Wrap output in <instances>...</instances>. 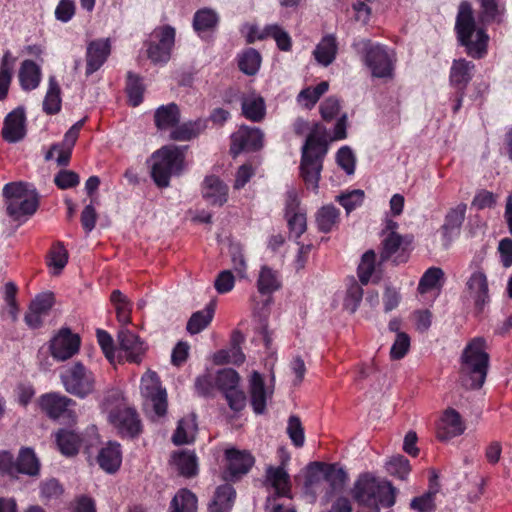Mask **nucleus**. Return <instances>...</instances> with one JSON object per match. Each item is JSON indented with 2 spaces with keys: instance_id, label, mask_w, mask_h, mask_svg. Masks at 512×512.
Returning <instances> with one entry per match:
<instances>
[{
  "instance_id": "nucleus-64",
  "label": "nucleus",
  "mask_w": 512,
  "mask_h": 512,
  "mask_svg": "<svg viewBox=\"0 0 512 512\" xmlns=\"http://www.w3.org/2000/svg\"><path fill=\"white\" fill-rule=\"evenodd\" d=\"M56 186L60 189H68L79 184L80 179L77 173L71 170H61L54 178Z\"/></svg>"
},
{
  "instance_id": "nucleus-19",
  "label": "nucleus",
  "mask_w": 512,
  "mask_h": 512,
  "mask_svg": "<svg viewBox=\"0 0 512 512\" xmlns=\"http://www.w3.org/2000/svg\"><path fill=\"white\" fill-rule=\"evenodd\" d=\"M39 405L49 418L58 419L68 412L70 406L75 405V401L60 393L51 392L40 397Z\"/></svg>"
},
{
  "instance_id": "nucleus-22",
  "label": "nucleus",
  "mask_w": 512,
  "mask_h": 512,
  "mask_svg": "<svg viewBox=\"0 0 512 512\" xmlns=\"http://www.w3.org/2000/svg\"><path fill=\"white\" fill-rule=\"evenodd\" d=\"M202 195L211 205L221 206L227 201L228 188L216 176H207L202 185Z\"/></svg>"
},
{
  "instance_id": "nucleus-62",
  "label": "nucleus",
  "mask_w": 512,
  "mask_h": 512,
  "mask_svg": "<svg viewBox=\"0 0 512 512\" xmlns=\"http://www.w3.org/2000/svg\"><path fill=\"white\" fill-rule=\"evenodd\" d=\"M362 297V287L358 283L353 282L347 290V294L344 299V307L351 313L355 312L359 306L360 301L362 300Z\"/></svg>"
},
{
  "instance_id": "nucleus-27",
  "label": "nucleus",
  "mask_w": 512,
  "mask_h": 512,
  "mask_svg": "<svg viewBox=\"0 0 512 512\" xmlns=\"http://www.w3.org/2000/svg\"><path fill=\"white\" fill-rule=\"evenodd\" d=\"M401 245L402 237L399 234H397L396 232L388 233V235L385 236L382 241V260L393 258V261L396 264L405 262L407 256L405 254V250L401 247Z\"/></svg>"
},
{
  "instance_id": "nucleus-58",
  "label": "nucleus",
  "mask_w": 512,
  "mask_h": 512,
  "mask_svg": "<svg viewBox=\"0 0 512 512\" xmlns=\"http://www.w3.org/2000/svg\"><path fill=\"white\" fill-rule=\"evenodd\" d=\"M410 348V337L404 332H398L396 339L390 349V358L392 360L402 359Z\"/></svg>"
},
{
  "instance_id": "nucleus-37",
  "label": "nucleus",
  "mask_w": 512,
  "mask_h": 512,
  "mask_svg": "<svg viewBox=\"0 0 512 512\" xmlns=\"http://www.w3.org/2000/svg\"><path fill=\"white\" fill-rule=\"evenodd\" d=\"M281 286L279 274L272 268L264 265L261 267L257 280L258 291L263 294H271Z\"/></svg>"
},
{
  "instance_id": "nucleus-25",
  "label": "nucleus",
  "mask_w": 512,
  "mask_h": 512,
  "mask_svg": "<svg viewBox=\"0 0 512 512\" xmlns=\"http://www.w3.org/2000/svg\"><path fill=\"white\" fill-rule=\"evenodd\" d=\"M235 497L236 493L231 485H220L208 503L207 512H231Z\"/></svg>"
},
{
  "instance_id": "nucleus-15",
  "label": "nucleus",
  "mask_w": 512,
  "mask_h": 512,
  "mask_svg": "<svg viewBox=\"0 0 512 512\" xmlns=\"http://www.w3.org/2000/svg\"><path fill=\"white\" fill-rule=\"evenodd\" d=\"M119 351L129 362L139 363L146 351L145 343L132 331L122 328L118 332Z\"/></svg>"
},
{
  "instance_id": "nucleus-8",
  "label": "nucleus",
  "mask_w": 512,
  "mask_h": 512,
  "mask_svg": "<svg viewBox=\"0 0 512 512\" xmlns=\"http://www.w3.org/2000/svg\"><path fill=\"white\" fill-rule=\"evenodd\" d=\"M175 42V29L169 25L155 29L148 44V58L155 64L167 63Z\"/></svg>"
},
{
  "instance_id": "nucleus-44",
  "label": "nucleus",
  "mask_w": 512,
  "mask_h": 512,
  "mask_svg": "<svg viewBox=\"0 0 512 512\" xmlns=\"http://www.w3.org/2000/svg\"><path fill=\"white\" fill-rule=\"evenodd\" d=\"M205 122L201 119L196 121L185 122L176 126L172 131L170 137L176 141H189L198 136L201 131L205 129Z\"/></svg>"
},
{
  "instance_id": "nucleus-23",
  "label": "nucleus",
  "mask_w": 512,
  "mask_h": 512,
  "mask_svg": "<svg viewBox=\"0 0 512 512\" xmlns=\"http://www.w3.org/2000/svg\"><path fill=\"white\" fill-rule=\"evenodd\" d=\"M99 466L107 473L113 474L121 466L122 451L120 444L116 442H108L102 447L97 456Z\"/></svg>"
},
{
  "instance_id": "nucleus-18",
  "label": "nucleus",
  "mask_w": 512,
  "mask_h": 512,
  "mask_svg": "<svg viewBox=\"0 0 512 512\" xmlns=\"http://www.w3.org/2000/svg\"><path fill=\"white\" fill-rule=\"evenodd\" d=\"M111 52L108 38L91 41L86 50V75L96 72L105 63Z\"/></svg>"
},
{
  "instance_id": "nucleus-24",
  "label": "nucleus",
  "mask_w": 512,
  "mask_h": 512,
  "mask_svg": "<svg viewBox=\"0 0 512 512\" xmlns=\"http://www.w3.org/2000/svg\"><path fill=\"white\" fill-rule=\"evenodd\" d=\"M475 65L465 59L454 60L450 69V85L456 90H465L473 77Z\"/></svg>"
},
{
  "instance_id": "nucleus-48",
  "label": "nucleus",
  "mask_w": 512,
  "mask_h": 512,
  "mask_svg": "<svg viewBox=\"0 0 512 512\" xmlns=\"http://www.w3.org/2000/svg\"><path fill=\"white\" fill-rule=\"evenodd\" d=\"M75 144L62 140L60 143L53 144L45 155L46 160H51L57 154L56 162L59 166H67L69 164L72 150Z\"/></svg>"
},
{
  "instance_id": "nucleus-33",
  "label": "nucleus",
  "mask_w": 512,
  "mask_h": 512,
  "mask_svg": "<svg viewBox=\"0 0 512 512\" xmlns=\"http://www.w3.org/2000/svg\"><path fill=\"white\" fill-rule=\"evenodd\" d=\"M61 88L55 76L48 79V89L43 101V111L48 115L57 114L61 110Z\"/></svg>"
},
{
  "instance_id": "nucleus-57",
  "label": "nucleus",
  "mask_w": 512,
  "mask_h": 512,
  "mask_svg": "<svg viewBox=\"0 0 512 512\" xmlns=\"http://www.w3.org/2000/svg\"><path fill=\"white\" fill-rule=\"evenodd\" d=\"M336 200L344 207L347 213H350L363 203L364 191L360 189L351 190L338 195Z\"/></svg>"
},
{
  "instance_id": "nucleus-63",
  "label": "nucleus",
  "mask_w": 512,
  "mask_h": 512,
  "mask_svg": "<svg viewBox=\"0 0 512 512\" xmlns=\"http://www.w3.org/2000/svg\"><path fill=\"white\" fill-rule=\"evenodd\" d=\"M286 217L288 221L290 234L297 240L307 229L306 215L304 213L299 212L290 214L289 216Z\"/></svg>"
},
{
  "instance_id": "nucleus-54",
  "label": "nucleus",
  "mask_w": 512,
  "mask_h": 512,
  "mask_svg": "<svg viewBox=\"0 0 512 512\" xmlns=\"http://www.w3.org/2000/svg\"><path fill=\"white\" fill-rule=\"evenodd\" d=\"M239 380L240 377L235 370L226 368L218 371L215 377V385L225 393L227 390L238 387Z\"/></svg>"
},
{
  "instance_id": "nucleus-9",
  "label": "nucleus",
  "mask_w": 512,
  "mask_h": 512,
  "mask_svg": "<svg viewBox=\"0 0 512 512\" xmlns=\"http://www.w3.org/2000/svg\"><path fill=\"white\" fill-rule=\"evenodd\" d=\"M108 420L122 437L134 438L141 432V421L133 408H112L108 412Z\"/></svg>"
},
{
  "instance_id": "nucleus-53",
  "label": "nucleus",
  "mask_w": 512,
  "mask_h": 512,
  "mask_svg": "<svg viewBox=\"0 0 512 512\" xmlns=\"http://www.w3.org/2000/svg\"><path fill=\"white\" fill-rule=\"evenodd\" d=\"M329 84L326 81H322L313 88L303 89L298 95V101L302 102L307 108L313 107L319 98L327 92Z\"/></svg>"
},
{
  "instance_id": "nucleus-51",
  "label": "nucleus",
  "mask_w": 512,
  "mask_h": 512,
  "mask_svg": "<svg viewBox=\"0 0 512 512\" xmlns=\"http://www.w3.org/2000/svg\"><path fill=\"white\" fill-rule=\"evenodd\" d=\"M175 464L183 476L192 477L197 474V458L192 452L184 451L176 455Z\"/></svg>"
},
{
  "instance_id": "nucleus-42",
  "label": "nucleus",
  "mask_w": 512,
  "mask_h": 512,
  "mask_svg": "<svg viewBox=\"0 0 512 512\" xmlns=\"http://www.w3.org/2000/svg\"><path fill=\"white\" fill-rule=\"evenodd\" d=\"M197 497L188 489H180L173 497L171 512H197Z\"/></svg>"
},
{
  "instance_id": "nucleus-38",
  "label": "nucleus",
  "mask_w": 512,
  "mask_h": 512,
  "mask_svg": "<svg viewBox=\"0 0 512 512\" xmlns=\"http://www.w3.org/2000/svg\"><path fill=\"white\" fill-rule=\"evenodd\" d=\"M217 13L209 8L198 10L193 17V28L199 34L214 30L218 24Z\"/></svg>"
},
{
  "instance_id": "nucleus-28",
  "label": "nucleus",
  "mask_w": 512,
  "mask_h": 512,
  "mask_svg": "<svg viewBox=\"0 0 512 512\" xmlns=\"http://www.w3.org/2000/svg\"><path fill=\"white\" fill-rule=\"evenodd\" d=\"M338 43L335 35L324 36L313 51L316 61L324 67L329 66L336 58Z\"/></svg>"
},
{
  "instance_id": "nucleus-21",
  "label": "nucleus",
  "mask_w": 512,
  "mask_h": 512,
  "mask_svg": "<svg viewBox=\"0 0 512 512\" xmlns=\"http://www.w3.org/2000/svg\"><path fill=\"white\" fill-rule=\"evenodd\" d=\"M289 457L286 456L278 467L268 466L266 469V481L274 488L279 496H287L290 491V477L285 469Z\"/></svg>"
},
{
  "instance_id": "nucleus-12",
  "label": "nucleus",
  "mask_w": 512,
  "mask_h": 512,
  "mask_svg": "<svg viewBox=\"0 0 512 512\" xmlns=\"http://www.w3.org/2000/svg\"><path fill=\"white\" fill-rule=\"evenodd\" d=\"M227 460V478L235 480L247 474L254 465L255 459L246 450L230 448L225 451Z\"/></svg>"
},
{
  "instance_id": "nucleus-29",
  "label": "nucleus",
  "mask_w": 512,
  "mask_h": 512,
  "mask_svg": "<svg viewBox=\"0 0 512 512\" xmlns=\"http://www.w3.org/2000/svg\"><path fill=\"white\" fill-rule=\"evenodd\" d=\"M55 441L62 454L73 456L77 454L80 449L82 437L74 430L60 429L55 434Z\"/></svg>"
},
{
  "instance_id": "nucleus-7",
  "label": "nucleus",
  "mask_w": 512,
  "mask_h": 512,
  "mask_svg": "<svg viewBox=\"0 0 512 512\" xmlns=\"http://www.w3.org/2000/svg\"><path fill=\"white\" fill-rule=\"evenodd\" d=\"M65 390L79 398H86L95 389V376L81 362L67 366L60 375Z\"/></svg>"
},
{
  "instance_id": "nucleus-11",
  "label": "nucleus",
  "mask_w": 512,
  "mask_h": 512,
  "mask_svg": "<svg viewBox=\"0 0 512 512\" xmlns=\"http://www.w3.org/2000/svg\"><path fill=\"white\" fill-rule=\"evenodd\" d=\"M80 347V337L68 328L61 329L51 340L50 351L58 361H65L75 355Z\"/></svg>"
},
{
  "instance_id": "nucleus-47",
  "label": "nucleus",
  "mask_w": 512,
  "mask_h": 512,
  "mask_svg": "<svg viewBox=\"0 0 512 512\" xmlns=\"http://www.w3.org/2000/svg\"><path fill=\"white\" fill-rule=\"evenodd\" d=\"M110 299L115 306L118 321L124 326L128 325L131 322V302L120 290H114Z\"/></svg>"
},
{
  "instance_id": "nucleus-50",
  "label": "nucleus",
  "mask_w": 512,
  "mask_h": 512,
  "mask_svg": "<svg viewBox=\"0 0 512 512\" xmlns=\"http://www.w3.org/2000/svg\"><path fill=\"white\" fill-rule=\"evenodd\" d=\"M323 468L324 463L313 462L309 465L308 475L305 480V487L307 490L317 493L324 488L323 481Z\"/></svg>"
},
{
  "instance_id": "nucleus-16",
  "label": "nucleus",
  "mask_w": 512,
  "mask_h": 512,
  "mask_svg": "<svg viewBox=\"0 0 512 512\" xmlns=\"http://www.w3.org/2000/svg\"><path fill=\"white\" fill-rule=\"evenodd\" d=\"M464 431L465 424L461 415L455 409H446L437 426V438L441 441H448L460 436Z\"/></svg>"
},
{
  "instance_id": "nucleus-31",
  "label": "nucleus",
  "mask_w": 512,
  "mask_h": 512,
  "mask_svg": "<svg viewBox=\"0 0 512 512\" xmlns=\"http://www.w3.org/2000/svg\"><path fill=\"white\" fill-rule=\"evenodd\" d=\"M180 120V110L177 104L169 103L158 107L155 111V125L160 130L174 127Z\"/></svg>"
},
{
  "instance_id": "nucleus-40",
  "label": "nucleus",
  "mask_w": 512,
  "mask_h": 512,
  "mask_svg": "<svg viewBox=\"0 0 512 512\" xmlns=\"http://www.w3.org/2000/svg\"><path fill=\"white\" fill-rule=\"evenodd\" d=\"M18 473L37 476L40 471V462L31 448H22L17 458Z\"/></svg>"
},
{
  "instance_id": "nucleus-1",
  "label": "nucleus",
  "mask_w": 512,
  "mask_h": 512,
  "mask_svg": "<svg viewBox=\"0 0 512 512\" xmlns=\"http://www.w3.org/2000/svg\"><path fill=\"white\" fill-rule=\"evenodd\" d=\"M326 153V129L322 124L316 123L310 130L302 147L300 171L308 189L315 191L318 189L322 161Z\"/></svg>"
},
{
  "instance_id": "nucleus-46",
  "label": "nucleus",
  "mask_w": 512,
  "mask_h": 512,
  "mask_svg": "<svg viewBox=\"0 0 512 512\" xmlns=\"http://www.w3.org/2000/svg\"><path fill=\"white\" fill-rule=\"evenodd\" d=\"M267 37L273 38L277 44V47L281 51L288 52L291 50V47H292L291 37L288 34V32H286L279 25L271 24V25L265 26L261 35L259 36V39H264Z\"/></svg>"
},
{
  "instance_id": "nucleus-17",
  "label": "nucleus",
  "mask_w": 512,
  "mask_h": 512,
  "mask_svg": "<svg viewBox=\"0 0 512 512\" xmlns=\"http://www.w3.org/2000/svg\"><path fill=\"white\" fill-rule=\"evenodd\" d=\"M25 112L22 108H16L4 119L2 137L8 143H17L26 135Z\"/></svg>"
},
{
  "instance_id": "nucleus-36",
  "label": "nucleus",
  "mask_w": 512,
  "mask_h": 512,
  "mask_svg": "<svg viewBox=\"0 0 512 512\" xmlns=\"http://www.w3.org/2000/svg\"><path fill=\"white\" fill-rule=\"evenodd\" d=\"M340 220V211L333 205H325L320 208L316 214V224L319 231L323 233L331 232L338 226Z\"/></svg>"
},
{
  "instance_id": "nucleus-49",
  "label": "nucleus",
  "mask_w": 512,
  "mask_h": 512,
  "mask_svg": "<svg viewBox=\"0 0 512 512\" xmlns=\"http://www.w3.org/2000/svg\"><path fill=\"white\" fill-rule=\"evenodd\" d=\"M126 92L132 106L136 107L143 101L144 86L141 78L132 72L127 74Z\"/></svg>"
},
{
  "instance_id": "nucleus-3",
  "label": "nucleus",
  "mask_w": 512,
  "mask_h": 512,
  "mask_svg": "<svg viewBox=\"0 0 512 512\" xmlns=\"http://www.w3.org/2000/svg\"><path fill=\"white\" fill-rule=\"evenodd\" d=\"M455 30L459 43L469 56L480 59L487 54L489 36L483 29H476L473 9L467 1L459 5Z\"/></svg>"
},
{
  "instance_id": "nucleus-34",
  "label": "nucleus",
  "mask_w": 512,
  "mask_h": 512,
  "mask_svg": "<svg viewBox=\"0 0 512 512\" xmlns=\"http://www.w3.org/2000/svg\"><path fill=\"white\" fill-rule=\"evenodd\" d=\"M439 492V484L437 482V476L434 475L430 479L429 489L426 493L419 497H415L411 501V508L418 512H432L435 510V497Z\"/></svg>"
},
{
  "instance_id": "nucleus-41",
  "label": "nucleus",
  "mask_w": 512,
  "mask_h": 512,
  "mask_svg": "<svg viewBox=\"0 0 512 512\" xmlns=\"http://www.w3.org/2000/svg\"><path fill=\"white\" fill-rule=\"evenodd\" d=\"M214 312L213 304L207 305L203 310L194 312L187 323V331L192 335L203 331L211 323Z\"/></svg>"
},
{
  "instance_id": "nucleus-13",
  "label": "nucleus",
  "mask_w": 512,
  "mask_h": 512,
  "mask_svg": "<svg viewBox=\"0 0 512 512\" xmlns=\"http://www.w3.org/2000/svg\"><path fill=\"white\" fill-rule=\"evenodd\" d=\"M466 290L469 298L474 302L475 309L482 312L485 305L490 301L488 280L485 273L480 270L473 272L466 282Z\"/></svg>"
},
{
  "instance_id": "nucleus-60",
  "label": "nucleus",
  "mask_w": 512,
  "mask_h": 512,
  "mask_svg": "<svg viewBox=\"0 0 512 512\" xmlns=\"http://www.w3.org/2000/svg\"><path fill=\"white\" fill-rule=\"evenodd\" d=\"M338 165L348 174L352 175L355 171V156L348 146L341 147L336 156Z\"/></svg>"
},
{
  "instance_id": "nucleus-6",
  "label": "nucleus",
  "mask_w": 512,
  "mask_h": 512,
  "mask_svg": "<svg viewBox=\"0 0 512 512\" xmlns=\"http://www.w3.org/2000/svg\"><path fill=\"white\" fill-rule=\"evenodd\" d=\"M151 176L160 188L169 186L172 175L183 168L184 152L176 146L163 147L152 154Z\"/></svg>"
},
{
  "instance_id": "nucleus-59",
  "label": "nucleus",
  "mask_w": 512,
  "mask_h": 512,
  "mask_svg": "<svg viewBox=\"0 0 512 512\" xmlns=\"http://www.w3.org/2000/svg\"><path fill=\"white\" fill-rule=\"evenodd\" d=\"M68 253L63 245H55L50 253L49 264L54 269V274H58L67 264Z\"/></svg>"
},
{
  "instance_id": "nucleus-61",
  "label": "nucleus",
  "mask_w": 512,
  "mask_h": 512,
  "mask_svg": "<svg viewBox=\"0 0 512 512\" xmlns=\"http://www.w3.org/2000/svg\"><path fill=\"white\" fill-rule=\"evenodd\" d=\"M287 433L296 447H302L304 444V430L300 419L296 416H290L288 420Z\"/></svg>"
},
{
  "instance_id": "nucleus-56",
  "label": "nucleus",
  "mask_w": 512,
  "mask_h": 512,
  "mask_svg": "<svg viewBox=\"0 0 512 512\" xmlns=\"http://www.w3.org/2000/svg\"><path fill=\"white\" fill-rule=\"evenodd\" d=\"M443 276L444 272L441 268L431 267L427 269L419 281L418 291L423 294L436 288Z\"/></svg>"
},
{
  "instance_id": "nucleus-14",
  "label": "nucleus",
  "mask_w": 512,
  "mask_h": 512,
  "mask_svg": "<svg viewBox=\"0 0 512 512\" xmlns=\"http://www.w3.org/2000/svg\"><path fill=\"white\" fill-rule=\"evenodd\" d=\"M263 146V133L259 128L242 126L232 135L231 152L234 155L243 150L256 151Z\"/></svg>"
},
{
  "instance_id": "nucleus-10",
  "label": "nucleus",
  "mask_w": 512,
  "mask_h": 512,
  "mask_svg": "<svg viewBox=\"0 0 512 512\" xmlns=\"http://www.w3.org/2000/svg\"><path fill=\"white\" fill-rule=\"evenodd\" d=\"M140 389L147 405H151L155 416L163 417L167 411V394L160 387L157 374L151 372L143 376Z\"/></svg>"
},
{
  "instance_id": "nucleus-39",
  "label": "nucleus",
  "mask_w": 512,
  "mask_h": 512,
  "mask_svg": "<svg viewBox=\"0 0 512 512\" xmlns=\"http://www.w3.org/2000/svg\"><path fill=\"white\" fill-rule=\"evenodd\" d=\"M237 61L240 71L246 75L252 76L259 71L262 58L257 50L247 48L238 54Z\"/></svg>"
},
{
  "instance_id": "nucleus-32",
  "label": "nucleus",
  "mask_w": 512,
  "mask_h": 512,
  "mask_svg": "<svg viewBox=\"0 0 512 512\" xmlns=\"http://www.w3.org/2000/svg\"><path fill=\"white\" fill-rule=\"evenodd\" d=\"M197 431L196 416L189 414L179 420L175 433L173 434V442L177 445L189 444L195 439Z\"/></svg>"
},
{
  "instance_id": "nucleus-30",
  "label": "nucleus",
  "mask_w": 512,
  "mask_h": 512,
  "mask_svg": "<svg viewBox=\"0 0 512 512\" xmlns=\"http://www.w3.org/2000/svg\"><path fill=\"white\" fill-rule=\"evenodd\" d=\"M42 72L39 65L32 60H24L19 70V81L22 89L31 91L41 82Z\"/></svg>"
},
{
  "instance_id": "nucleus-2",
  "label": "nucleus",
  "mask_w": 512,
  "mask_h": 512,
  "mask_svg": "<svg viewBox=\"0 0 512 512\" xmlns=\"http://www.w3.org/2000/svg\"><path fill=\"white\" fill-rule=\"evenodd\" d=\"M461 380L469 389H478L485 382L489 366L486 340L475 337L468 342L461 356Z\"/></svg>"
},
{
  "instance_id": "nucleus-4",
  "label": "nucleus",
  "mask_w": 512,
  "mask_h": 512,
  "mask_svg": "<svg viewBox=\"0 0 512 512\" xmlns=\"http://www.w3.org/2000/svg\"><path fill=\"white\" fill-rule=\"evenodd\" d=\"M352 47L361 56L373 77H393L396 58L393 51L387 46L369 39H359L354 41Z\"/></svg>"
},
{
  "instance_id": "nucleus-43",
  "label": "nucleus",
  "mask_w": 512,
  "mask_h": 512,
  "mask_svg": "<svg viewBox=\"0 0 512 512\" xmlns=\"http://www.w3.org/2000/svg\"><path fill=\"white\" fill-rule=\"evenodd\" d=\"M242 112L247 119L253 122H260L265 116V103L263 98L255 95L243 98Z\"/></svg>"
},
{
  "instance_id": "nucleus-20",
  "label": "nucleus",
  "mask_w": 512,
  "mask_h": 512,
  "mask_svg": "<svg viewBox=\"0 0 512 512\" xmlns=\"http://www.w3.org/2000/svg\"><path fill=\"white\" fill-rule=\"evenodd\" d=\"M465 213V204H459L447 213L445 222L441 227L446 246L450 244L454 237L459 235L461 225L465 219Z\"/></svg>"
},
{
  "instance_id": "nucleus-5",
  "label": "nucleus",
  "mask_w": 512,
  "mask_h": 512,
  "mask_svg": "<svg viewBox=\"0 0 512 512\" xmlns=\"http://www.w3.org/2000/svg\"><path fill=\"white\" fill-rule=\"evenodd\" d=\"M7 213L15 220L33 215L39 205L36 190L24 183H8L3 188Z\"/></svg>"
},
{
  "instance_id": "nucleus-45",
  "label": "nucleus",
  "mask_w": 512,
  "mask_h": 512,
  "mask_svg": "<svg viewBox=\"0 0 512 512\" xmlns=\"http://www.w3.org/2000/svg\"><path fill=\"white\" fill-rule=\"evenodd\" d=\"M480 12L479 20L482 24L499 22L504 11L501 0H479Z\"/></svg>"
},
{
  "instance_id": "nucleus-26",
  "label": "nucleus",
  "mask_w": 512,
  "mask_h": 512,
  "mask_svg": "<svg viewBox=\"0 0 512 512\" xmlns=\"http://www.w3.org/2000/svg\"><path fill=\"white\" fill-rule=\"evenodd\" d=\"M249 393L251 405L256 414L264 413L268 392L265 389L264 380L260 373L254 371L249 379Z\"/></svg>"
},
{
  "instance_id": "nucleus-35",
  "label": "nucleus",
  "mask_w": 512,
  "mask_h": 512,
  "mask_svg": "<svg viewBox=\"0 0 512 512\" xmlns=\"http://www.w3.org/2000/svg\"><path fill=\"white\" fill-rule=\"evenodd\" d=\"M324 485L329 486L327 497L330 498L335 492L340 491L346 481V473L342 468H338L335 464L326 465L323 468Z\"/></svg>"
},
{
  "instance_id": "nucleus-55",
  "label": "nucleus",
  "mask_w": 512,
  "mask_h": 512,
  "mask_svg": "<svg viewBox=\"0 0 512 512\" xmlns=\"http://www.w3.org/2000/svg\"><path fill=\"white\" fill-rule=\"evenodd\" d=\"M376 254L373 250L365 252L358 266V276L362 284H367L375 271Z\"/></svg>"
},
{
  "instance_id": "nucleus-52",
  "label": "nucleus",
  "mask_w": 512,
  "mask_h": 512,
  "mask_svg": "<svg viewBox=\"0 0 512 512\" xmlns=\"http://www.w3.org/2000/svg\"><path fill=\"white\" fill-rule=\"evenodd\" d=\"M386 470L390 475L401 480H405L409 475L411 468L409 460L406 457L396 455L386 462Z\"/></svg>"
}]
</instances>
